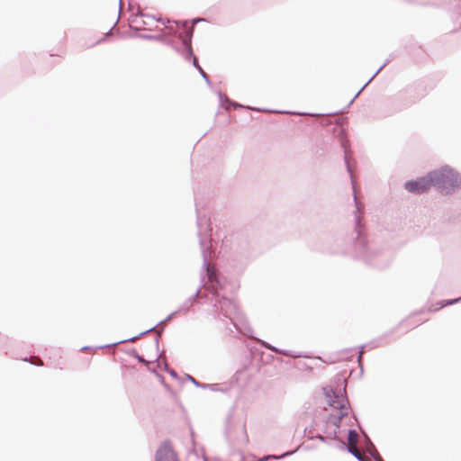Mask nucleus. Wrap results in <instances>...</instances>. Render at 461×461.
<instances>
[{
    "instance_id": "nucleus-1",
    "label": "nucleus",
    "mask_w": 461,
    "mask_h": 461,
    "mask_svg": "<svg viewBox=\"0 0 461 461\" xmlns=\"http://www.w3.org/2000/svg\"><path fill=\"white\" fill-rule=\"evenodd\" d=\"M196 224L198 228L199 245L202 250L203 257V269L201 271V281L202 285L195 291V293L188 297L177 309V312H187L192 308L193 304L198 297L202 298L203 294L201 292L202 287L205 288V291L212 293V296H215L218 289H221L222 285L219 279L218 274L214 267L210 265L211 257V235L212 228L210 219L205 215L201 216L197 213Z\"/></svg>"
},
{
    "instance_id": "nucleus-2",
    "label": "nucleus",
    "mask_w": 461,
    "mask_h": 461,
    "mask_svg": "<svg viewBox=\"0 0 461 461\" xmlns=\"http://www.w3.org/2000/svg\"><path fill=\"white\" fill-rule=\"evenodd\" d=\"M354 201L356 203L354 234L356 237L353 238V243L345 253L368 265L384 267L388 265V256L369 247L366 236L362 233L361 216L364 212L357 203L356 194L354 195Z\"/></svg>"
},
{
    "instance_id": "nucleus-3",
    "label": "nucleus",
    "mask_w": 461,
    "mask_h": 461,
    "mask_svg": "<svg viewBox=\"0 0 461 461\" xmlns=\"http://www.w3.org/2000/svg\"><path fill=\"white\" fill-rule=\"evenodd\" d=\"M431 185L442 194H451L461 187V175L448 166L429 172Z\"/></svg>"
},
{
    "instance_id": "nucleus-4",
    "label": "nucleus",
    "mask_w": 461,
    "mask_h": 461,
    "mask_svg": "<svg viewBox=\"0 0 461 461\" xmlns=\"http://www.w3.org/2000/svg\"><path fill=\"white\" fill-rule=\"evenodd\" d=\"M346 384V381L344 380ZM343 393L339 389V391L334 390L332 387H324L323 392L327 398L329 405L336 410H339L337 416L330 415L328 419L329 422L333 426L339 428L343 417L348 414V409L346 403L348 404V399L344 393H346V384L342 389Z\"/></svg>"
},
{
    "instance_id": "nucleus-5",
    "label": "nucleus",
    "mask_w": 461,
    "mask_h": 461,
    "mask_svg": "<svg viewBox=\"0 0 461 461\" xmlns=\"http://www.w3.org/2000/svg\"><path fill=\"white\" fill-rule=\"evenodd\" d=\"M213 309L216 319L221 320V316L229 319L236 330L240 332L242 331L240 323L243 317L233 301L222 296L221 298L215 300Z\"/></svg>"
},
{
    "instance_id": "nucleus-6",
    "label": "nucleus",
    "mask_w": 461,
    "mask_h": 461,
    "mask_svg": "<svg viewBox=\"0 0 461 461\" xmlns=\"http://www.w3.org/2000/svg\"><path fill=\"white\" fill-rule=\"evenodd\" d=\"M186 22H183L182 30L179 32V38L182 41L184 50L181 51L182 56L186 61H191L193 66L198 70L202 77L204 79L208 86H211V80L209 76L204 72L203 68L199 65L197 58L194 55L192 48V37L194 32V27L188 29L185 28Z\"/></svg>"
},
{
    "instance_id": "nucleus-7",
    "label": "nucleus",
    "mask_w": 461,
    "mask_h": 461,
    "mask_svg": "<svg viewBox=\"0 0 461 461\" xmlns=\"http://www.w3.org/2000/svg\"><path fill=\"white\" fill-rule=\"evenodd\" d=\"M226 438L230 447L240 450L249 442V437L244 424H229L226 428Z\"/></svg>"
},
{
    "instance_id": "nucleus-8",
    "label": "nucleus",
    "mask_w": 461,
    "mask_h": 461,
    "mask_svg": "<svg viewBox=\"0 0 461 461\" xmlns=\"http://www.w3.org/2000/svg\"><path fill=\"white\" fill-rule=\"evenodd\" d=\"M179 312H177V310L173 312L166 319L160 321L156 326H153V327L149 328V330H147L145 331H142V332H140V334H138V335H136L134 337H131V338L126 339H122V340L112 343V344L99 346L97 348H110V347L117 346V345L122 344V343L134 342L135 340H137L138 339L143 337L144 335L148 334L149 332L155 330V332L157 334V336L155 338V344H156L157 349H158L159 337L161 335V330H156V328L158 326L164 325L165 323H167L168 321H170L174 316H176Z\"/></svg>"
},
{
    "instance_id": "nucleus-9",
    "label": "nucleus",
    "mask_w": 461,
    "mask_h": 461,
    "mask_svg": "<svg viewBox=\"0 0 461 461\" xmlns=\"http://www.w3.org/2000/svg\"><path fill=\"white\" fill-rule=\"evenodd\" d=\"M202 461H207L204 453H202ZM155 461H180L170 440H164L155 453Z\"/></svg>"
},
{
    "instance_id": "nucleus-10",
    "label": "nucleus",
    "mask_w": 461,
    "mask_h": 461,
    "mask_svg": "<svg viewBox=\"0 0 461 461\" xmlns=\"http://www.w3.org/2000/svg\"><path fill=\"white\" fill-rule=\"evenodd\" d=\"M432 186L429 173L416 180L407 181L404 184V188L412 194H420L425 193Z\"/></svg>"
},
{
    "instance_id": "nucleus-11",
    "label": "nucleus",
    "mask_w": 461,
    "mask_h": 461,
    "mask_svg": "<svg viewBox=\"0 0 461 461\" xmlns=\"http://www.w3.org/2000/svg\"><path fill=\"white\" fill-rule=\"evenodd\" d=\"M252 338V336H250ZM254 339H256L258 341V344H260L262 347H264L265 348L267 349H269L271 351H274V352H276V353H280L284 356H286V357H294V358H296V357H303L301 354H298V353H295V352H293V351H289V350H285V349H280L275 346H272L271 344L267 343V341L265 340H262L260 339H258V338H254Z\"/></svg>"
},
{
    "instance_id": "nucleus-12",
    "label": "nucleus",
    "mask_w": 461,
    "mask_h": 461,
    "mask_svg": "<svg viewBox=\"0 0 461 461\" xmlns=\"http://www.w3.org/2000/svg\"><path fill=\"white\" fill-rule=\"evenodd\" d=\"M186 377L189 381H191L196 387H200V388H203V389H210L211 391H213V392H221V393H226L228 391V388L227 387H223L221 384H206V383H199L198 381H196L192 375H186Z\"/></svg>"
},
{
    "instance_id": "nucleus-13",
    "label": "nucleus",
    "mask_w": 461,
    "mask_h": 461,
    "mask_svg": "<svg viewBox=\"0 0 461 461\" xmlns=\"http://www.w3.org/2000/svg\"><path fill=\"white\" fill-rule=\"evenodd\" d=\"M341 146H342V148L344 149V161H345V164H346L347 171L349 174L351 184H352V186L354 187V181H353V177H352V169L350 167L349 161H348V153H349L348 140H342L341 141Z\"/></svg>"
},
{
    "instance_id": "nucleus-14",
    "label": "nucleus",
    "mask_w": 461,
    "mask_h": 461,
    "mask_svg": "<svg viewBox=\"0 0 461 461\" xmlns=\"http://www.w3.org/2000/svg\"><path fill=\"white\" fill-rule=\"evenodd\" d=\"M365 437H366V451L368 452V454L374 458L375 461H384L383 458L381 457L380 454L378 453V451L375 449V446L371 442L370 438L366 435H365Z\"/></svg>"
},
{
    "instance_id": "nucleus-15",
    "label": "nucleus",
    "mask_w": 461,
    "mask_h": 461,
    "mask_svg": "<svg viewBox=\"0 0 461 461\" xmlns=\"http://www.w3.org/2000/svg\"><path fill=\"white\" fill-rule=\"evenodd\" d=\"M357 440H358V434L356 431V429H348V445L345 446L346 449L348 450V447H357Z\"/></svg>"
},
{
    "instance_id": "nucleus-16",
    "label": "nucleus",
    "mask_w": 461,
    "mask_h": 461,
    "mask_svg": "<svg viewBox=\"0 0 461 461\" xmlns=\"http://www.w3.org/2000/svg\"><path fill=\"white\" fill-rule=\"evenodd\" d=\"M405 95H406L405 92L397 94L396 95H394L393 97L390 98L387 101L386 105L389 107L393 106L394 107L393 110H394L396 107H398V105H401L400 103H402L403 101V99L405 98Z\"/></svg>"
},
{
    "instance_id": "nucleus-17",
    "label": "nucleus",
    "mask_w": 461,
    "mask_h": 461,
    "mask_svg": "<svg viewBox=\"0 0 461 461\" xmlns=\"http://www.w3.org/2000/svg\"><path fill=\"white\" fill-rule=\"evenodd\" d=\"M218 95H219V99L221 102H223V101L228 102L233 108H245V109L252 110V111L257 110L251 106H246V105L240 104L237 102L230 101L227 96L223 95L221 92H219Z\"/></svg>"
},
{
    "instance_id": "nucleus-18",
    "label": "nucleus",
    "mask_w": 461,
    "mask_h": 461,
    "mask_svg": "<svg viewBox=\"0 0 461 461\" xmlns=\"http://www.w3.org/2000/svg\"><path fill=\"white\" fill-rule=\"evenodd\" d=\"M388 60H386L383 65L379 67V68L375 72V74L370 77V79L363 86V87L355 95V96L351 99L348 104V106L355 101V99L360 95V93L365 89V87L378 75V73L386 66Z\"/></svg>"
},
{
    "instance_id": "nucleus-19",
    "label": "nucleus",
    "mask_w": 461,
    "mask_h": 461,
    "mask_svg": "<svg viewBox=\"0 0 461 461\" xmlns=\"http://www.w3.org/2000/svg\"><path fill=\"white\" fill-rule=\"evenodd\" d=\"M461 301V296L458 297V298H456V299H452V300H447V301H442V302H439L438 304V306L434 308V309H430V311H438L447 305H451V304H454L457 302H460Z\"/></svg>"
},
{
    "instance_id": "nucleus-20",
    "label": "nucleus",
    "mask_w": 461,
    "mask_h": 461,
    "mask_svg": "<svg viewBox=\"0 0 461 461\" xmlns=\"http://www.w3.org/2000/svg\"><path fill=\"white\" fill-rule=\"evenodd\" d=\"M348 452L355 456L358 461H367L363 457L357 447H350V449L348 447Z\"/></svg>"
},
{
    "instance_id": "nucleus-21",
    "label": "nucleus",
    "mask_w": 461,
    "mask_h": 461,
    "mask_svg": "<svg viewBox=\"0 0 461 461\" xmlns=\"http://www.w3.org/2000/svg\"><path fill=\"white\" fill-rule=\"evenodd\" d=\"M294 451H287V452L282 454L281 456H266L263 458L259 459L258 461H265V460H267L269 458L280 459L282 457H285V456H290V455L294 454Z\"/></svg>"
},
{
    "instance_id": "nucleus-22",
    "label": "nucleus",
    "mask_w": 461,
    "mask_h": 461,
    "mask_svg": "<svg viewBox=\"0 0 461 461\" xmlns=\"http://www.w3.org/2000/svg\"><path fill=\"white\" fill-rule=\"evenodd\" d=\"M386 342H387L386 336H383V337L370 342V345H372V348H375V347L382 346V345L385 344Z\"/></svg>"
},
{
    "instance_id": "nucleus-23",
    "label": "nucleus",
    "mask_w": 461,
    "mask_h": 461,
    "mask_svg": "<svg viewBox=\"0 0 461 461\" xmlns=\"http://www.w3.org/2000/svg\"><path fill=\"white\" fill-rule=\"evenodd\" d=\"M130 356L133 357L138 360L140 363L147 364L148 362L141 357L136 349H132L130 353Z\"/></svg>"
},
{
    "instance_id": "nucleus-24",
    "label": "nucleus",
    "mask_w": 461,
    "mask_h": 461,
    "mask_svg": "<svg viewBox=\"0 0 461 461\" xmlns=\"http://www.w3.org/2000/svg\"><path fill=\"white\" fill-rule=\"evenodd\" d=\"M165 369L173 378L178 377L177 373L174 369L169 368L167 363H165Z\"/></svg>"
},
{
    "instance_id": "nucleus-25",
    "label": "nucleus",
    "mask_w": 461,
    "mask_h": 461,
    "mask_svg": "<svg viewBox=\"0 0 461 461\" xmlns=\"http://www.w3.org/2000/svg\"><path fill=\"white\" fill-rule=\"evenodd\" d=\"M284 113L296 114V115H310V116H319L318 113H295V112H283Z\"/></svg>"
},
{
    "instance_id": "nucleus-26",
    "label": "nucleus",
    "mask_w": 461,
    "mask_h": 461,
    "mask_svg": "<svg viewBox=\"0 0 461 461\" xmlns=\"http://www.w3.org/2000/svg\"><path fill=\"white\" fill-rule=\"evenodd\" d=\"M364 347L365 346H361V350L359 351L358 356H357V362H358V365H359L361 370H363V367H362V355H363Z\"/></svg>"
},
{
    "instance_id": "nucleus-27",
    "label": "nucleus",
    "mask_w": 461,
    "mask_h": 461,
    "mask_svg": "<svg viewBox=\"0 0 461 461\" xmlns=\"http://www.w3.org/2000/svg\"><path fill=\"white\" fill-rule=\"evenodd\" d=\"M309 438H318L320 439L321 441L322 442H327V439L324 436H322L321 434H316V435H312V436H309Z\"/></svg>"
},
{
    "instance_id": "nucleus-28",
    "label": "nucleus",
    "mask_w": 461,
    "mask_h": 461,
    "mask_svg": "<svg viewBox=\"0 0 461 461\" xmlns=\"http://www.w3.org/2000/svg\"><path fill=\"white\" fill-rule=\"evenodd\" d=\"M140 38L145 39V40H155L158 37L154 36V35L144 34V35H140Z\"/></svg>"
},
{
    "instance_id": "nucleus-29",
    "label": "nucleus",
    "mask_w": 461,
    "mask_h": 461,
    "mask_svg": "<svg viewBox=\"0 0 461 461\" xmlns=\"http://www.w3.org/2000/svg\"><path fill=\"white\" fill-rule=\"evenodd\" d=\"M192 456L199 459L200 456H199V454L198 452L195 450V449H193L190 453H189V457L191 458Z\"/></svg>"
},
{
    "instance_id": "nucleus-30",
    "label": "nucleus",
    "mask_w": 461,
    "mask_h": 461,
    "mask_svg": "<svg viewBox=\"0 0 461 461\" xmlns=\"http://www.w3.org/2000/svg\"><path fill=\"white\" fill-rule=\"evenodd\" d=\"M406 105H409V103H406V104H401L398 105L394 110L392 111V113H396L398 111H401L402 108H404Z\"/></svg>"
},
{
    "instance_id": "nucleus-31",
    "label": "nucleus",
    "mask_w": 461,
    "mask_h": 461,
    "mask_svg": "<svg viewBox=\"0 0 461 461\" xmlns=\"http://www.w3.org/2000/svg\"><path fill=\"white\" fill-rule=\"evenodd\" d=\"M202 21H204V20L203 19H194L193 23H196L202 22Z\"/></svg>"
},
{
    "instance_id": "nucleus-32",
    "label": "nucleus",
    "mask_w": 461,
    "mask_h": 461,
    "mask_svg": "<svg viewBox=\"0 0 461 461\" xmlns=\"http://www.w3.org/2000/svg\"><path fill=\"white\" fill-rule=\"evenodd\" d=\"M89 348H90V347H88V346H85V347H82V348H81V350H82V351H84V350H87V349H89Z\"/></svg>"
},
{
    "instance_id": "nucleus-33",
    "label": "nucleus",
    "mask_w": 461,
    "mask_h": 461,
    "mask_svg": "<svg viewBox=\"0 0 461 461\" xmlns=\"http://www.w3.org/2000/svg\"><path fill=\"white\" fill-rule=\"evenodd\" d=\"M34 366H42L43 363L41 360H40V363H32Z\"/></svg>"
},
{
    "instance_id": "nucleus-34",
    "label": "nucleus",
    "mask_w": 461,
    "mask_h": 461,
    "mask_svg": "<svg viewBox=\"0 0 461 461\" xmlns=\"http://www.w3.org/2000/svg\"><path fill=\"white\" fill-rule=\"evenodd\" d=\"M337 438H338V436H337V431L335 430V431L333 432V437H332V438H333V439H337Z\"/></svg>"
},
{
    "instance_id": "nucleus-35",
    "label": "nucleus",
    "mask_w": 461,
    "mask_h": 461,
    "mask_svg": "<svg viewBox=\"0 0 461 461\" xmlns=\"http://www.w3.org/2000/svg\"><path fill=\"white\" fill-rule=\"evenodd\" d=\"M158 22L161 23L162 24H165V20L164 19H158Z\"/></svg>"
},
{
    "instance_id": "nucleus-36",
    "label": "nucleus",
    "mask_w": 461,
    "mask_h": 461,
    "mask_svg": "<svg viewBox=\"0 0 461 461\" xmlns=\"http://www.w3.org/2000/svg\"><path fill=\"white\" fill-rule=\"evenodd\" d=\"M104 41V37H103L102 39H100L99 41H96V43H100V42H102V41Z\"/></svg>"
},
{
    "instance_id": "nucleus-37",
    "label": "nucleus",
    "mask_w": 461,
    "mask_h": 461,
    "mask_svg": "<svg viewBox=\"0 0 461 461\" xmlns=\"http://www.w3.org/2000/svg\"><path fill=\"white\" fill-rule=\"evenodd\" d=\"M422 321H418L414 323V326H419Z\"/></svg>"
},
{
    "instance_id": "nucleus-38",
    "label": "nucleus",
    "mask_w": 461,
    "mask_h": 461,
    "mask_svg": "<svg viewBox=\"0 0 461 461\" xmlns=\"http://www.w3.org/2000/svg\"><path fill=\"white\" fill-rule=\"evenodd\" d=\"M429 0H428V1H423V2H422V4H429Z\"/></svg>"
},
{
    "instance_id": "nucleus-39",
    "label": "nucleus",
    "mask_w": 461,
    "mask_h": 461,
    "mask_svg": "<svg viewBox=\"0 0 461 461\" xmlns=\"http://www.w3.org/2000/svg\"><path fill=\"white\" fill-rule=\"evenodd\" d=\"M113 28L109 29V32H107V34H110V32H112Z\"/></svg>"
},
{
    "instance_id": "nucleus-40",
    "label": "nucleus",
    "mask_w": 461,
    "mask_h": 461,
    "mask_svg": "<svg viewBox=\"0 0 461 461\" xmlns=\"http://www.w3.org/2000/svg\"><path fill=\"white\" fill-rule=\"evenodd\" d=\"M122 4V0H120V5Z\"/></svg>"
}]
</instances>
